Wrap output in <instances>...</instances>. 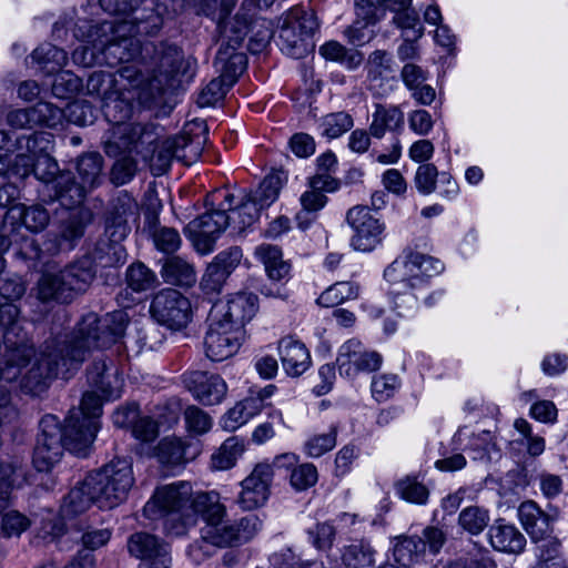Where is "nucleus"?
Listing matches in <instances>:
<instances>
[{
  "label": "nucleus",
  "mask_w": 568,
  "mask_h": 568,
  "mask_svg": "<svg viewBox=\"0 0 568 568\" xmlns=\"http://www.w3.org/2000/svg\"><path fill=\"white\" fill-rule=\"evenodd\" d=\"M126 326V315L122 312L105 314L100 318L94 313L82 317L73 336L65 342L59 353L49 352L50 346L41 352L31 372L36 377L47 379L57 376L59 366H72L81 363L91 349L104 348L123 335Z\"/></svg>",
  "instance_id": "1"
},
{
  "label": "nucleus",
  "mask_w": 568,
  "mask_h": 568,
  "mask_svg": "<svg viewBox=\"0 0 568 568\" xmlns=\"http://www.w3.org/2000/svg\"><path fill=\"white\" fill-rule=\"evenodd\" d=\"M252 14L237 12L230 26H225L221 34V45L216 53L214 67L224 82L233 85L245 71L247 59L240 51L250 31Z\"/></svg>",
  "instance_id": "2"
},
{
  "label": "nucleus",
  "mask_w": 568,
  "mask_h": 568,
  "mask_svg": "<svg viewBox=\"0 0 568 568\" xmlns=\"http://www.w3.org/2000/svg\"><path fill=\"white\" fill-rule=\"evenodd\" d=\"M103 397L95 390L83 394L79 408H72L64 422V436L68 447L78 456H85L93 443L99 417L102 414Z\"/></svg>",
  "instance_id": "3"
},
{
  "label": "nucleus",
  "mask_w": 568,
  "mask_h": 568,
  "mask_svg": "<svg viewBox=\"0 0 568 568\" xmlns=\"http://www.w3.org/2000/svg\"><path fill=\"white\" fill-rule=\"evenodd\" d=\"M0 327L6 346V368L0 371V379H12L29 364L34 351L21 326L19 308L11 302L0 304Z\"/></svg>",
  "instance_id": "4"
},
{
  "label": "nucleus",
  "mask_w": 568,
  "mask_h": 568,
  "mask_svg": "<svg viewBox=\"0 0 568 568\" xmlns=\"http://www.w3.org/2000/svg\"><path fill=\"white\" fill-rule=\"evenodd\" d=\"M132 463L115 458L87 476V485L99 496L100 508H113L122 503L133 486Z\"/></svg>",
  "instance_id": "5"
},
{
  "label": "nucleus",
  "mask_w": 568,
  "mask_h": 568,
  "mask_svg": "<svg viewBox=\"0 0 568 568\" xmlns=\"http://www.w3.org/2000/svg\"><path fill=\"white\" fill-rule=\"evenodd\" d=\"M206 134V124L203 121H195L185 125L181 134L165 139L158 150L151 152L159 173L165 172L174 159L187 165L194 162L202 152Z\"/></svg>",
  "instance_id": "6"
},
{
  "label": "nucleus",
  "mask_w": 568,
  "mask_h": 568,
  "mask_svg": "<svg viewBox=\"0 0 568 568\" xmlns=\"http://www.w3.org/2000/svg\"><path fill=\"white\" fill-rule=\"evenodd\" d=\"M192 493V486L187 481L159 487L145 504L143 513L152 520L162 518L164 530L173 536L171 526L180 524L189 511Z\"/></svg>",
  "instance_id": "7"
},
{
  "label": "nucleus",
  "mask_w": 568,
  "mask_h": 568,
  "mask_svg": "<svg viewBox=\"0 0 568 568\" xmlns=\"http://www.w3.org/2000/svg\"><path fill=\"white\" fill-rule=\"evenodd\" d=\"M103 159L99 153H88L79 158L77 171L80 182L70 172H62L57 179L58 201L65 207L80 205L87 194L101 183Z\"/></svg>",
  "instance_id": "8"
},
{
  "label": "nucleus",
  "mask_w": 568,
  "mask_h": 568,
  "mask_svg": "<svg viewBox=\"0 0 568 568\" xmlns=\"http://www.w3.org/2000/svg\"><path fill=\"white\" fill-rule=\"evenodd\" d=\"M318 28V21L312 10L294 7L283 18L280 28L282 50L293 57L300 58L306 50L305 38L311 37Z\"/></svg>",
  "instance_id": "9"
},
{
  "label": "nucleus",
  "mask_w": 568,
  "mask_h": 568,
  "mask_svg": "<svg viewBox=\"0 0 568 568\" xmlns=\"http://www.w3.org/2000/svg\"><path fill=\"white\" fill-rule=\"evenodd\" d=\"M114 30L108 37V42L102 51L103 63L114 67L118 63L135 62L144 63V44L132 33V26L126 20L109 21ZM106 40V38H102ZM139 69L135 63H132Z\"/></svg>",
  "instance_id": "10"
},
{
  "label": "nucleus",
  "mask_w": 568,
  "mask_h": 568,
  "mask_svg": "<svg viewBox=\"0 0 568 568\" xmlns=\"http://www.w3.org/2000/svg\"><path fill=\"white\" fill-rule=\"evenodd\" d=\"M159 129L152 123L120 125L114 133V140L105 142V152L110 155L136 153L146 159L154 151L153 145L160 136Z\"/></svg>",
  "instance_id": "11"
},
{
  "label": "nucleus",
  "mask_w": 568,
  "mask_h": 568,
  "mask_svg": "<svg viewBox=\"0 0 568 568\" xmlns=\"http://www.w3.org/2000/svg\"><path fill=\"white\" fill-rule=\"evenodd\" d=\"M41 433L38 436L33 453V465L39 471H49L63 455V447L72 452L55 416L47 415L40 422Z\"/></svg>",
  "instance_id": "12"
},
{
  "label": "nucleus",
  "mask_w": 568,
  "mask_h": 568,
  "mask_svg": "<svg viewBox=\"0 0 568 568\" xmlns=\"http://www.w3.org/2000/svg\"><path fill=\"white\" fill-rule=\"evenodd\" d=\"M201 517L205 526H213L226 517V507L221 503L220 494L211 491L192 493L189 511L182 518L180 524L171 526L173 536H183L197 523Z\"/></svg>",
  "instance_id": "13"
},
{
  "label": "nucleus",
  "mask_w": 568,
  "mask_h": 568,
  "mask_svg": "<svg viewBox=\"0 0 568 568\" xmlns=\"http://www.w3.org/2000/svg\"><path fill=\"white\" fill-rule=\"evenodd\" d=\"M201 517L205 526H213L226 517V507L221 503L220 494L211 491L192 493L189 511L182 518L180 524L171 526L173 536H183L197 523Z\"/></svg>",
  "instance_id": "14"
},
{
  "label": "nucleus",
  "mask_w": 568,
  "mask_h": 568,
  "mask_svg": "<svg viewBox=\"0 0 568 568\" xmlns=\"http://www.w3.org/2000/svg\"><path fill=\"white\" fill-rule=\"evenodd\" d=\"M201 517L205 526H213L226 517V507L221 503L220 494L211 491L192 493L189 511L182 518L180 524L171 526L173 536H183L197 523Z\"/></svg>",
  "instance_id": "15"
},
{
  "label": "nucleus",
  "mask_w": 568,
  "mask_h": 568,
  "mask_svg": "<svg viewBox=\"0 0 568 568\" xmlns=\"http://www.w3.org/2000/svg\"><path fill=\"white\" fill-rule=\"evenodd\" d=\"M151 314L160 324L171 329H182L192 318V305L181 292L166 288L154 296Z\"/></svg>",
  "instance_id": "16"
},
{
  "label": "nucleus",
  "mask_w": 568,
  "mask_h": 568,
  "mask_svg": "<svg viewBox=\"0 0 568 568\" xmlns=\"http://www.w3.org/2000/svg\"><path fill=\"white\" fill-rule=\"evenodd\" d=\"M242 336V329L217 318V312L214 310L204 337L205 355L213 362H221L233 356L240 348Z\"/></svg>",
  "instance_id": "17"
},
{
  "label": "nucleus",
  "mask_w": 568,
  "mask_h": 568,
  "mask_svg": "<svg viewBox=\"0 0 568 568\" xmlns=\"http://www.w3.org/2000/svg\"><path fill=\"white\" fill-rule=\"evenodd\" d=\"M346 220L354 231L351 240L354 250L371 252L382 243L385 225L367 206L356 205L349 209Z\"/></svg>",
  "instance_id": "18"
},
{
  "label": "nucleus",
  "mask_w": 568,
  "mask_h": 568,
  "mask_svg": "<svg viewBox=\"0 0 568 568\" xmlns=\"http://www.w3.org/2000/svg\"><path fill=\"white\" fill-rule=\"evenodd\" d=\"M229 226L226 205L219 203V209L212 210L190 222L186 226L190 240L201 254L213 251L217 236Z\"/></svg>",
  "instance_id": "19"
},
{
  "label": "nucleus",
  "mask_w": 568,
  "mask_h": 568,
  "mask_svg": "<svg viewBox=\"0 0 568 568\" xmlns=\"http://www.w3.org/2000/svg\"><path fill=\"white\" fill-rule=\"evenodd\" d=\"M146 77L134 65H124L116 72H94L87 82V89L90 94H95L104 101L119 90H129V87H142Z\"/></svg>",
  "instance_id": "20"
},
{
  "label": "nucleus",
  "mask_w": 568,
  "mask_h": 568,
  "mask_svg": "<svg viewBox=\"0 0 568 568\" xmlns=\"http://www.w3.org/2000/svg\"><path fill=\"white\" fill-rule=\"evenodd\" d=\"M273 478V466L267 462L257 463L241 481V493L237 497L240 507L253 510L264 506L271 495Z\"/></svg>",
  "instance_id": "21"
},
{
  "label": "nucleus",
  "mask_w": 568,
  "mask_h": 568,
  "mask_svg": "<svg viewBox=\"0 0 568 568\" xmlns=\"http://www.w3.org/2000/svg\"><path fill=\"white\" fill-rule=\"evenodd\" d=\"M336 364L341 376L354 378L359 373H368L378 369L382 365V356L364 347L361 341L351 338L338 349Z\"/></svg>",
  "instance_id": "22"
},
{
  "label": "nucleus",
  "mask_w": 568,
  "mask_h": 568,
  "mask_svg": "<svg viewBox=\"0 0 568 568\" xmlns=\"http://www.w3.org/2000/svg\"><path fill=\"white\" fill-rule=\"evenodd\" d=\"M558 518L556 507L544 510L534 500H525L518 507V519L534 542L545 541L554 535Z\"/></svg>",
  "instance_id": "23"
},
{
  "label": "nucleus",
  "mask_w": 568,
  "mask_h": 568,
  "mask_svg": "<svg viewBox=\"0 0 568 568\" xmlns=\"http://www.w3.org/2000/svg\"><path fill=\"white\" fill-rule=\"evenodd\" d=\"M184 386L194 398L204 405L220 404L227 392L225 381L216 374L202 371H190L182 376Z\"/></svg>",
  "instance_id": "24"
},
{
  "label": "nucleus",
  "mask_w": 568,
  "mask_h": 568,
  "mask_svg": "<svg viewBox=\"0 0 568 568\" xmlns=\"http://www.w3.org/2000/svg\"><path fill=\"white\" fill-rule=\"evenodd\" d=\"M51 134L45 132L33 133L28 138L27 148L33 154H40L36 161L34 175L44 183H53L58 200L57 179L60 173L58 174V163L48 154L51 149Z\"/></svg>",
  "instance_id": "25"
},
{
  "label": "nucleus",
  "mask_w": 568,
  "mask_h": 568,
  "mask_svg": "<svg viewBox=\"0 0 568 568\" xmlns=\"http://www.w3.org/2000/svg\"><path fill=\"white\" fill-rule=\"evenodd\" d=\"M139 205L135 199L126 191L119 192L111 201L105 221V231H111V236L125 239L130 226V217L138 215Z\"/></svg>",
  "instance_id": "26"
},
{
  "label": "nucleus",
  "mask_w": 568,
  "mask_h": 568,
  "mask_svg": "<svg viewBox=\"0 0 568 568\" xmlns=\"http://www.w3.org/2000/svg\"><path fill=\"white\" fill-rule=\"evenodd\" d=\"M113 30L114 28L110 22H101L90 27L85 43L72 52L73 62L82 67L102 64V51L108 42V39L103 40L102 38H108Z\"/></svg>",
  "instance_id": "27"
},
{
  "label": "nucleus",
  "mask_w": 568,
  "mask_h": 568,
  "mask_svg": "<svg viewBox=\"0 0 568 568\" xmlns=\"http://www.w3.org/2000/svg\"><path fill=\"white\" fill-rule=\"evenodd\" d=\"M144 63L153 67L166 77H174L179 73L183 63V54L179 47L169 42H145Z\"/></svg>",
  "instance_id": "28"
},
{
  "label": "nucleus",
  "mask_w": 568,
  "mask_h": 568,
  "mask_svg": "<svg viewBox=\"0 0 568 568\" xmlns=\"http://www.w3.org/2000/svg\"><path fill=\"white\" fill-rule=\"evenodd\" d=\"M212 202L223 199L226 205V217L229 220V227L233 234H240L245 229L251 226L258 217L261 209H258L252 201L246 199L240 205L233 207L234 195L226 190H217L211 194Z\"/></svg>",
  "instance_id": "29"
},
{
  "label": "nucleus",
  "mask_w": 568,
  "mask_h": 568,
  "mask_svg": "<svg viewBox=\"0 0 568 568\" xmlns=\"http://www.w3.org/2000/svg\"><path fill=\"white\" fill-rule=\"evenodd\" d=\"M487 537L495 550L506 554H520L527 544L524 534L504 518L496 519L489 526Z\"/></svg>",
  "instance_id": "30"
},
{
  "label": "nucleus",
  "mask_w": 568,
  "mask_h": 568,
  "mask_svg": "<svg viewBox=\"0 0 568 568\" xmlns=\"http://www.w3.org/2000/svg\"><path fill=\"white\" fill-rule=\"evenodd\" d=\"M88 382L105 400L116 399L121 395L123 378L115 366H109L104 361L92 364L88 372Z\"/></svg>",
  "instance_id": "31"
},
{
  "label": "nucleus",
  "mask_w": 568,
  "mask_h": 568,
  "mask_svg": "<svg viewBox=\"0 0 568 568\" xmlns=\"http://www.w3.org/2000/svg\"><path fill=\"white\" fill-rule=\"evenodd\" d=\"M141 87H129V90H119L115 94L102 101V110L105 119L114 124L110 140H114V133L118 126L130 124L125 123V120L130 119L132 114V101L140 98L136 92Z\"/></svg>",
  "instance_id": "32"
},
{
  "label": "nucleus",
  "mask_w": 568,
  "mask_h": 568,
  "mask_svg": "<svg viewBox=\"0 0 568 568\" xmlns=\"http://www.w3.org/2000/svg\"><path fill=\"white\" fill-rule=\"evenodd\" d=\"M388 281H396L404 287L410 290H422L427 286L426 278L422 274L419 262L415 261V252L409 253L404 258L395 260L384 272Z\"/></svg>",
  "instance_id": "33"
},
{
  "label": "nucleus",
  "mask_w": 568,
  "mask_h": 568,
  "mask_svg": "<svg viewBox=\"0 0 568 568\" xmlns=\"http://www.w3.org/2000/svg\"><path fill=\"white\" fill-rule=\"evenodd\" d=\"M278 354L282 366L290 376L302 375L311 365V355L306 346L291 336L280 341Z\"/></svg>",
  "instance_id": "34"
},
{
  "label": "nucleus",
  "mask_w": 568,
  "mask_h": 568,
  "mask_svg": "<svg viewBox=\"0 0 568 568\" xmlns=\"http://www.w3.org/2000/svg\"><path fill=\"white\" fill-rule=\"evenodd\" d=\"M257 302L258 298L253 293H236L227 301L226 310L219 318L243 331L244 324L255 316Z\"/></svg>",
  "instance_id": "35"
},
{
  "label": "nucleus",
  "mask_w": 568,
  "mask_h": 568,
  "mask_svg": "<svg viewBox=\"0 0 568 568\" xmlns=\"http://www.w3.org/2000/svg\"><path fill=\"white\" fill-rule=\"evenodd\" d=\"M61 273L65 284L72 293V298L78 294L84 293L95 277V270L90 256H83L73 263L67 265Z\"/></svg>",
  "instance_id": "36"
},
{
  "label": "nucleus",
  "mask_w": 568,
  "mask_h": 568,
  "mask_svg": "<svg viewBox=\"0 0 568 568\" xmlns=\"http://www.w3.org/2000/svg\"><path fill=\"white\" fill-rule=\"evenodd\" d=\"M36 291L42 302L69 303L73 300L61 271L43 272L37 282Z\"/></svg>",
  "instance_id": "37"
},
{
  "label": "nucleus",
  "mask_w": 568,
  "mask_h": 568,
  "mask_svg": "<svg viewBox=\"0 0 568 568\" xmlns=\"http://www.w3.org/2000/svg\"><path fill=\"white\" fill-rule=\"evenodd\" d=\"M186 449L187 445L181 438L164 437L156 445L154 456L163 468L174 470L189 462Z\"/></svg>",
  "instance_id": "38"
},
{
  "label": "nucleus",
  "mask_w": 568,
  "mask_h": 568,
  "mask_svg": "<svg viewBox=\"0 0 568 568\" xmlns=\"http://www.w3.org/2000/svg\"><path fill=\"white\" fill-rule=\"evenodd\" d=\"M404 126V112L397 105L376 104L372 114L369 132L372 136L382 139L386 131H400Z\"/></svg>",
  "instance_id": "39"
},
{
  "label": "nucleus",
  "mask_w": 568,
  "mask_h": 568,
  "mask_svg": "<svg viewBox=\"0 0 568 568\" xmlns=\"http://www.w3.org/2000/svg\"><path fill=\"white\" fill-rule=\"evenodd\" d=\"M99 505V496L94 489L87 485V478L77 487L70 490L61 505V515L64 518H72L84 513L91 504Z\"/></svg>",
  "instance_id": "40"
},
{
  "label": "nucleus",
  "mask_w": 568,
  "mask_h": 568,
  "mask_svg": "<svg viewBox=\"0 0 568 568\" xmlns=\"http://www.w3.org/2000/svg\"><path fill=\"white\" fill-rule=\"evenodd\" d=\"M108 239H101L92 252V262L101 265L102 267H112L123 264L126 260V252L121 244L123 239H115L111 236V231H106Z\"/></svg>",
  "instance_id": "41"
},
{
  "label": "nucleus",
  "mask_w": 568,
  "mask_h": 568,
  "mask_svg": "<svg viewBox=\"0 0 568 568\" xmlns=\"http://www.w3.org/2000/svg\"><path fill=\"white\" fill-rule=\"evenodd\" d=\"M7 216L21 221L27 230L34 233L43 231L50 221L49 212L40 204L27 206L18 203L8 210Z\"/></svg>",
  "instance_id": "42"
},
{
  "label": "nucleus",
  "mask_w": 568,
  "mask_h": 568,
  "mask_svg": "<svg viewBox=\"0 0 568 568\" xmlns=\"http://www.w3.org/2000/svg\"><path fill=\"white\" fill-rule=\"evenodd\" d=\"M255 256L264 264L271 280L281 282L288 276L291 266L283 260L277 246L261 244L255 248Z\"/></svg>",
  "instance_id": "43"
},
{
  "label": "nucleus",
  "mask_w": 568,
  "mask_h": 568,
  "mask_svg": "<svg viewBox=\"0 0 568 568\" xmlns=\"http://www.w3.org/2000/svg\"><path fill=\"white\" fill-rule=\"evenodd\" d=\"M128 550L132 556L144 561L160 556L161 552H169L170 547L151 534L135 532L128 540Z\"/></svg>",
  "instance_id": "44"
},
{
  "label": "nucleus",
  "mask_w": 568,
  "mask_h": 568,
  "mask_svg": "<svg viewBox=\"0 0 568 568\" xmlns=\"http://www.w3.org/2000/svg\"><path fill=\"white\" fill-rule=\"evenodd\" d=\"M161 274L165 282L174 285L191 286L196 281L193 265L180 256L165 258Z\"/></svg>",
  "instance_id": "45"
},
{
  "label": "nucleus",
  "mask_w": 568,
  "mask_h": 568,
  "mask_svg": "<svg viewBox=\"0 0 568 568\" xmlns=\"http://www.w3.org/2000/svg\"><path fill=\"white\" fill-rule=\"evenodd\" d=\"M285 182L286 178L283 172H273L264 178L258 187L247 199L261 210L268 207L277 200Z\"/></svg>",
  "instance_id": "46"
},
{
  "label": "nucleus",
  "mask_w": 568,
  "mask_h": 568,
  "mask_svg": "<svg viewBox=\"0 0 568 568\" xmlns=\"http://www.w3.org/2000/svg\"><path fill=\"white\" fill-rule=\"evenodd\" d=\"M342 562L346 568H373L375 550L365 540H355L342 549Z\"/></svg>",
  "instance_id": "47"
},
{
  "label": "nucleus",
  "mask_w": 568,
  "mask_h": 568,
  "mask_svg": "<svg viewBox=\"0 0 568 568\" xmlns=\"http://www.w3.org/2000/svg\"><path fill=\"white\" fill-rule=\"evenodd\" d=\"M24 479L21 464L17 460L0 463V511L9 505L11 491Z\"/></svg>",
  "instance_id": "48"
},
{
  "label": "nucleus",
  "mask_w": 568,
  "mask_h": 568,
  "mask_svg": "<svg viewBox=\"0 0 568 568\" xmlns=\"http://www.w3.org/2000/svg\"><path fill=\"white\" fill-rule=\"evenodd\" d=\"M244 450V440L237 436H232L224 440L221 447L212 455L211 467L215 470L230 469L235 466Z\"/></svg>",
  "instance_id": "49"
},
{
  "label": "nucleus",
  "mask_w": 568,
  "mask_h": 568,
  "mask_svg": "<svg viewBox=\"0 0 568 568\" xmlns=\"http://www.w3.org/2000/svg\"><path fill=\"white\" fill-rule=\"evenodd\" d=\"M31 58L47 73L60 71L68 62L67 52L51 43L39 45Z\"/></svg>",
  "instance_id": "50"
},
{
  "label": "nucleus",
  "mask_w": 568,
  "mask_h": 568,
  "mask_svg": "<svg viewBox=\"0 0 568 568\" xmlns=\"http://www.w3.org/2000/svg\"><path fill=\"white\" fill-rule=\"evenodd\" d=\"M490 523V514L487 508L468 506L458 515L459 527L471 536L480 535Z\"/></svg>",
  "instance_id": "51"
},
{
  "label": "nucleus",
  "mask_w": 568,
  "mask_h": 568,
  "mask_svg": "<svg viewBox=\"0 0 568 568\" xmlns=\"http://www.w3.org/2000/svg\"><path fill=\"white\" fill-rule=\"evenodd\" d=\"M203 541L217 547L237 545L233 520L223 518L219 524L205 526L201 530Z\"/></svg>",
  "instance_id": "52"
},
{
  "label": "nucleus",
  "mask_w": 568,
  "mask_h": 568,
  "mask_svg": "<svg viewBox=\"0 0 568 568\" xmlns=\"http://www.w3.org/2000/svg\"><path fill=\"white\" fill-rule=\"evenodd\" d=\"M425 541L422 537L409 536L400 538L394 547L395 560L403 567H407L424 555Z\"/></svg>",
  "instance_id": "53"
},
{
  "label": "nucleus",
  "mask_w": 568,
  "mask_h": 568,
  "mask_svg": "<svg viewBox=\"0 0 568 568\" xmlns=\"http://www.w3.org/2000/svg\"><path fill=\"white\" fill-rule=\"evenodd\" d=\"M358 286L352 282H336L326 288L317 298V303L324 307H334L347 300L357 297Z\"/></svg>",
  "instance_id": "54"
},
{
  "label": "nucleus",
  "mask_w": 568,
  "mask_h": 568,
  "mask_svg": "<svg viewBox=\"0 0 568 568\" xmlns=\"http://www.w3.org/2000/svg\"><path fill=\"white\" fill-rule=\"evenodd\" d=\"M354 122L351 114L335 112L324 115L320 121L321 135L328 139H337L352 129Z\"/></svg>",
  "instance_id": "55"
},
{
  "label": "nucleus",
  "mask_w": 568,
  "mask_h": 568,
  "mask_svg": "<svg viewBox=\"0 0 568 568\" xmlns=\"http://www.w3.org/2000/svg\"><path fill=\"white\" fill-rule=\"evenodd\" d=\"M395 489L400 498L418 505L426 504L429 496L427 487L416 478L409 476L398 480L395 485Z\"/></svg>",
  "instance_id": "56"
},
{
  "label": "nucleus",
  "mask_w": 568,
  "mask_h": 568,
  "mask_svg": "<svg viewBox=\"0 0 568 568\" xmlns=\"http://www.w3.org/2000/svg\"><path fill=\"white\" fill-rule=\"evenodd\" d=\"M128 286L134 292H144L156 283L155 274L143 263L132 264L125 275Z\"/></svg>",
  "instance_id": "57"
},
{
  "label": "nucleus",
  "mask_w": 568,
  "mask_h": 568,
  "mask_svg": "<svg viewBox=\"0 0 568 568\" xmlns=\"http://www.w3.org/2000/svg\"><path fill=\"white\" fill-rule=\"evenodd\" d=\"M132 26V33L136 37L138 34H155L163 24L162 17L154 12L153 9H143L140 14L134 16L128 20Z\"/></svg>",
  "instance_id": "58"
},
{
  "label": "nucleus",
  "mask_w": 568,
  "mask_h": 568,
  "mask_svg": "<svg viewBox=\"0 0 568 568\" xmlns=\"http://www.w3.org/2000/svg\"><path fill=\"white\" fill-rule=\"evenodd\" d=\"M357 19L352 26H349L344 34L347 38L348 42L354 45H363L371 41L373 38V31L368 29L369 26H374L377 22V18L373 16L372 18L365 17V12L357 10Z\"/></svg>",
  "instance_id": "59"
},
{
  "label": "nucleus",
  "mask_w": 568,
  "mask_h": 568,
  "mask_svg": "<svg viewBox=\"0 0 568 568\" xmlns=\"http://www.w3.org/2000/svg\"><path fill=\"white\" fill-rule=\"evenodd\" d=\"M234 7V0H200L201 11L211 17L217 23V28L222 33L225 26H230L233 19L225 22V18L230 14Z\"/></svg>",
  "instance_id": "60"
},
{
  "label": "nucleus",
  "mask_w": 568,
  "mask_h": 568,
  "mask_svg": "<svg viewBox=\"0 0 568 568\" xmlns=\"http://www.w3.org/2000/svg\"><path fill=\"white\" fill-rule=\"evenodd\" d=\"M393 284L390 294L393 295L394 307L399 316H408L417 307V296L414 293L416 290L404 287L396 281H390Z\"/></svg>",
  "instance_id": "61"
},
{
  "label": "nucleus",
  "mask_w": 568,
  "mask_h": 568,
  "mask_svg": "<svg viewBox=\"0 0 568 568\" xmlns=\"http://www.w3.org/2000/svg\"><path fill=\"white\" fill-rule=\"evenodd\" d=\"M336 445V429L331 428L325 434L311 436L304 443V453L311 458H318L332 450Z\"/></svg>",
  "instance_id": "62"
},
{
  "label": "nucleus",
  "mask_w": 568,
  "mask_h": 568,
  "mask_svg": "<svg viewBox=\"0 0 568 568\" xmlns=\"http://www.w3.org/2000/svg\"><path fill=\"white\" fill-rule=\"evenodd\" d=\"M400 387V381L395 374H382L372 381V395L377 402L388 400Z\"/></svg>",
  "instance_id": "63"
},
{
  "label": "nucleus",
  "mask_w": 568,
  "mask_h": 568,
  "mask_svg": "<svg viewBox=\"0 0 568 568\" xmlns=\"http://www.w3.org/2000/svg\"><path fill=\"white\" fill-rule=\"evenodd\" d=\"M318 480L317 468L311 463L296 466L290 477V483L296 491H304L313 487Z\"/></svg>",
  "instance_id": "64"
}]
</instances>
